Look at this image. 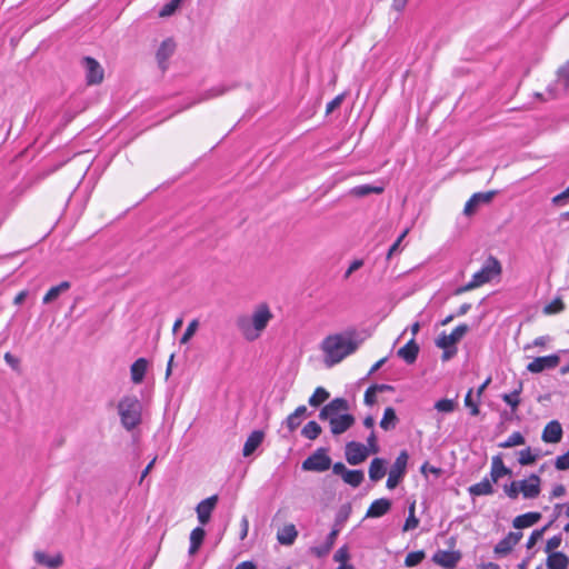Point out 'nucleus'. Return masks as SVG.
Wrapping results in <instances>:
<instances>
[{"mask_svg": "<svg viewBox=\"0 0 569 569\" xmlns=\"http://www.w3.org/2000/svg\"><path fill=\"white\" fill-rule=\"evenodd\" d=\"M363 341L365 337H361L357 330H347L328 336L321 343L325 363L332 367L341 362L345 358L355 353Z\"/></svg>", "mask_w": 569, "mask_h": 569, "instance_id": "f257e3e1", "label": "nucleus"}, {"mask_svg": "<svg viewBox=\"0 0 569 569\" xmlns=\"http://www.w3.org/2000/svg\"><path fill=\"white\" fill-rule=\"evenodd\" d=\"M268 305H258L250 315H241L236 319V327L247 341H254L264 331L272 319Z\"/></svg>", "mask_w": 569, "mask_h": 569, "instance_id": "f03ea898", "label": "nucleus"}, {"mask_svg": "<svg viewBox=\"0 0 569 569\" xmlns=\"http://www.w3.org/2000/svg\"><path fill=\"white\" fill-rule=\"evenodd\" d=\"M349 403L343 398H335L319 412L320 420H327L332 435L346 432L353 423L355 417L348 413Z\"/></svg>", "mask_w": 569, "mask_h": 569, "instance_id": "7ed1b4c3", "label": "nucleus"}, {"mask_svg": "<svg viewBox=\"0 0 569 569\" xmlns=\"http://www.w3.org/2000/svg\"><path fill=\"white\" fill-rule=\"evenodd\" d=\"M122 427L131 431L142 421V403L133 395L123 396L117 405Z\"/></svg>", "mask_w": 569, "mask_h": 569, "instance_id": "20e7f679", "label": "nucleus"}, {"mask_svg": "<svg viewBox=\"0 0 569 569\" xmlns=\"http://www.w3.org/2000/svg\"><path fill=\"white\" fill-rule=\"evenodd\" d=\"M505 495L516 500L519 496L523 499H536L541 492V478L536 473L522 480H512L510 483L503 486Z\"/></svg>", "mask_w": 569, "mask_h": 569, "instance_id": "39448f33", "label": "nucleus"}, {"mask_svg": "<svg viewBox=\"0 0 569 569\" xmlns=\"http://www.w3.org/2000/svg\"><path fill=\"white\" fill-rule=\"evenodd\" d=\"M501 273V264L497 258L490 256L481 269L473 273L471 280L456 290V295H460L466 291H470L482 284L491 281L495 277H498Z\"/></svg>", "mask_w": 569, "mask_h": 569, "instance_id": "423d86ee", "label": "nucleus"}, {"mask_svg": "<svg viewBox=\"0 0 569 569\" xmlns=\"http://www.w3.org/2000/svg\"><path fill=\"white\" fill-rule=\"evenodd\" d=\"M330 466L331 459L327 455V450L325 448H319L302 462L301 468L305 471L323 472L328 470Z\"/></svg>", "mask_w": 569, "mask_h": 569, "instance_id": "0eeeda50", "label": "nucleus"}, {"mask_svg": "<svg viewBox=\"0 0 569 569\" xmlns=\"http://www.w3.org/2000/svg\"><path fill=\"white\" fill-rule=\"evenodd\" d=\"M409 456L407 451H401L399 456L396 458L393 465L391 466L388 479H387V488L395 489L402 478L406 475L407 465H408Z\"/></svg>", "mask_w": 569, "mask_h": 569, "instance_id": "6e6552de", "label": "nucleus"}, {"mask_svg": "<svg viewBox=\"0 0 569 569\" xmlns=\"http://www.w3.org/2000/svg\"><path fill=\"white\" fill-rule=\"evenodd\" d=\"M468 330L469 327L467 325H459L450 335L441 333L436 340V346L440 349L456 348V345L463 338Z\"/></svg>", "mask_w": 569, "mask_h": 569, "instance_id": "1a4fd4ad", "label": "nucleus"}, {"mask_svg": "<svg viewBox=\"0 0 569 569\" xmlns=\"http://www.w3.org/2000/svg\"><path fill=\"white\" fill-rule=\"evenodd\" d=\"M369 455V448L360 442L350 441L346 445V459L352 466L363 462Z\"/></svg>", "mask_w": 569, "mask_h": 569, "instance_id": "9d476101", "label": "nucleus"}, {"mask_svg": "<svg viewBox=\"0 0 569 569\" xmlns=\"http://www.w3.org/2000/svg\"><path fill=\"white\" fill-rule=\"evenodd\" d=\"M83 68L86 70V79L88 84H99L102 82L104 71L96 59L86 57L83 59Z\"/></svg>", "mask_w": 569, "mask_h": 569, "instance_id": "9b49d317", "label": "nucleus"}, {"mask_svg": "<svg viewBox=\"0 0 569 569\" xmlns=\"http://www.w3.org/2000/svg\"><path fill=\"white\" fill-rule=\"evenodd\" d=\"M559 360L557 355L538 357L528 363L527 370L532 373H539L546 369H553L559 365Z\"/></svg>", "mask_w": 569, "mask_h": 569, "instance_id": "f8f14e48", "label": "nucleus"}, {"mask_svg": "<svg viewBox=\"0 0 569 569\" xmlns=\"http://www.w3.org/2000/svg\"><path fill=\"white\" fill-rule=\"evenodd\" d=\"M496 191L477 192L466 202L463 213L473 214L480 204L489 203L493 199Z\"/></svg>", "mask_w": 569, "mask_h": 569, "instance_id": "ddd939ff", "label": "nucleus"}, {"mask_svg": "<svg viewBox=\"0 0 569 569\" xmlns=\"http://www.w3.org/2000/svg\"><path fill=\"white\" fill-rule=\"evenodd\" d=\"M218 502V496L213 495L207 499L200 501L196 508L198 520L201 525L209 522L211 513L214 510Z\"/></svg>", "mask_w": 569, "mask_h": 569, "instance_id": "4468645a", "label": "nucleus"}, {"mask_svg": "<svg viewBox=\"0 0 569 569\" xmlns=\"http://www.w3.org/2000/svg\"><path fill=\"white\" fill-rule=\"evenodd\" d=\"M460 558L458 551L438 550L432 556V561L442 568L452 569L458 565Z\"/></svg>", "mask_w": 569, "mask_h": 569, "instance_id": "2eb2a0df", "label": "nucleus"}, {"mask_svg": "<svg viewBox=\"0 0 569 569\" xmlns=\"http://www.w3.org/2000/svg\"><path fill=\"white\" fill-rule=\"evenodd\" d=\"M512 471L505 466L501 453L491 458L490 480L498 482L505 476H511Z\"/></svg>", "mask_w": 569, "mask_h": 569, "instance_id": "dca6fc26", "label": "nucleus"}, {"mask_svg": "<svg viewBox=\"0 0 569 569\" xmlns=\"http://www.w3.org/2000/svg\"><path fill=\"white\" fill-rule=\"evenodd\" d=\"M562 427L559 421L551 420L542 431L541 439L547 443H558L562 439Z\"/></svg>", "mask_w": 569, "mask_h": 569, "instance_id": "f3484780", "label": "nucleus"}, {"mask_svg": "<svg viewBox=\"0 0 569 569\" xmlns=\"http://www.w3.org/2000/svg\"><path fill=\"white\" fill-rule=\"evenodd\" d=\"M522 538L521 532H509L502 540H500L495 547V553L498 556L508 555L512 548L520 541Z\"/></svg>", "mask_w": 569, "mask_h": 569, "instance_id": "a211bd4d", "label": "nucleus"}, {"mask_svg": "<svg viewBox=\"0 0 569 569\" xmlns=\"http://www.w3.org/2000/svg\"><path fill=\"white\" fill-rule=\"evenodd\" d=\"M176 50V43L172 39H166L161 42L157 50V60L159 67L164 70L167 68L168 59L173 54Z\"/></svg>", "mask_w": 569, "mask_h": 569, "instance_id": "6ab92c4d", "label": "nucleus"}, {"mask_svg": "<svg viewBox=\"0 0 569 569\" xmlns=\"http://www.w3.org/2000/svg\"><path fill=\"white\" fill-rule=\"evenodd\" d=\"M149 368V361L146 358H139L137 359L131 366H130V377L131 381L134 385H139L143 381L144 376Z\"/></svg>", "mask_w": 569, "mask_h": 569, "instance_id": "aec40b11", "label": "nucleus"}, {"mask_svg": "<svg viewBox=\"0 0 569 569\" xmlns=\"http://www.w3.org/2000/svg\"><path fill=\"white\" fill-rule=\"evenodd\" d=\"M391 508V501L387 498H380L369 506L366 518H379L386 515Z\"/></svg>", "mask_w": 569, "mask_h": 569, "instance_id": "412c9836", "label": "nucleus"}, {"mask_svg": "<svg viewBox=\"0 0 569 569\" xmlns=\"http://www.w3.org/2000/svg\"><path fill=\"white\" fill-rule=\"evenodd\" d=\"M398 357L403 359L407 363H413L419 353V346L415 338H411L403 347L398 350Z\"/></svg>", "mask_w": 569, "mask_h": 569, "instance_id": "4be33fe9", "label": "nucleus"}, {"mask_svg": "<svg viewBox=\"0 0 569 569\" xmlns=\"http://www.w3.org/2000/svg\"><path fill=\"white\" fill-rule=\"evenodd\" d=\"M34 560L37 563L42 565L49 569H57L62 565V556L57 553L54 556L47 555L43 551L34 552Z\"/></svg>", "mask_w": 569, "mask_h": 569, "instance_id": "5701e85b", "label": "nucleus"}, {"mask_svg": "<svg viewBox=\"0 0 569 569\" xmlns=\"http://www.w3.org/2000/svg\"><path fill=\"white\" fill-rule=\"evenodd\" d=\"M264 433L262 431H252L243 445L242 455L244 457L251 456L254 452V450L262 443Z\"/></svg>", "mask_w": 569, "mask_h": 569, "instance_id": "b1692460", "label": "nucleus"}, {"mask_svg": "<svg viewBox=\"0 0 569 569\" xmlns=\"http://www.w3.org/2000/svg\"><path fill=\"white\" fill-rule=\"evenodd\" d=\"M542 457L540 449H532L530 447L518 451V462L520 466L533 465L538 459Z\"/></svg>", "mask_w": 569, "mask_h": 569, "instance_id": "393cba45", "label": "nucleus"}, {"mask_svg": "<svg viewBox=\"0 0 569 569\" xmlns=\"http://www.w3.org/2000/svg\"><path fill=\"white\" fill-rule=\"evenodd\" d=\"M297 537H298V531H297L295 525H292V523L286 525L277 533V539H278L279 543L284 545V546L292 545Z\"/></svg>", "mask_w": 569, "mask_h": 569, "instance_id": "a878e982", "label": "nucleus"}, {"mask_svg": "<svg viewBox=\"0 0 569 569\" xmlns=\"http://www.w3.org/2000/svg\"><path fill=\"white\" fill-rule=\"evenodd\" d=\"M568 566L569 558L563 552H551L547 558L548 569H567Z\"/></svg>", "mask_w": 569, "mask_h": 569, "instance_id": "bb28decb", "label": "nucleus"}, {"mask_svg": "<svg viewBox=\"0 0 569 569\" xmlns=\"http://www.w3.org/2000/svg\"><path fill=\"white\" fill-rule=\"evenodd\" d=\"M306 413L307 407L299 406L291 415L288 416V418L286 419V426L290 432L295 431L301 425V421Z\"/></svg>", "mask_w": 569, "mask_h": 569, "instance_id": "cd10ccee", "label": "nucleus"}, {"mask_svg": "<svg viewBox=\"0 0 569 569\" xmlns=\"http://www.w3.org/2000/svg\"><path fill=\"white\" fill-rule=\"evenodd\" d=\"M540 513L538 512H527L520 515L513 519V527L517 529H523L533 526L540 519Z\"/></svg>", "mask_w": 569, "mask_h": 569, "instance_id": "c85d7f7f", "label": "nucleus"}, {"mask_svg": "<svg viewBox=\"0 0 569 569\" xmlns=\"http://www.w3.org/2000/svg\"><path fill=\"white\" fill-rule=\"evenodd\" d=\"M471 496H489L493 493L492 481L488 478L482 479L480 482L475 483L468 489Z\"/></svg>", "mask_w": 569, "mask_h": 569, "instance_id": "c756f323", "label": "nucleus"}, {"mask_svg": "<svg viewBox=\"0 0 569 569\" xmlns=\"http://www.w3.org/2000/svg\"><path fill=\"white\" fill-rule=\"evenodd\" d=\"M386 475L385 460L381 458H375L369 467V478L372 481L382 479Z\"/></svg>", "mask_w": 569, "mask_h": 569, "instance_id": "7c9ffc66", "label": "nucleus"}, {"mask_svg": "<svg viewBox=\"0 0 569 569\" xmlns=\"http://www.w3.org/2000/svg\"><path fill=\"white\" fill-rule=\"evenodd\" d=\"M206 532L201 527L194 528L190 533L189 555L193 556L203 542Z\"/></svg>", "mask_w": 569, "mask_h": 569, "instance_id": "2f4dec72", "label": "nucleus"}, {"mask_svg": "<svg viewBox=\"0 0 569 569\" xmlns=\"http://www.w3.org/2000/svg\"><path fill=\"white\" fill-rule=\"evenodd\" d=\"M69 289H70V282L62 281L58 286H54L48 290V292L43 296L42 302L44 305H48V303L57 300L62 292H66Z\"/></svg>", "mask_w": 569, "mask_h": 569, "instance_id": "473e14b6", "label": "nucleus"}, {"mask_svg": "<svg viewBox=\"0 0 569 569\" xmlns=\"http://www.w3.org/2000/svg\"><path fill=\"white\" fill-rule=\"evenodd\" d=\"M398 422V418L393 408L388 407L383 411L382 419L380 420V427L388 431L395 429Z\"/></svg>", "mask_w": 569, "mask_h": 569, "instance_id": "72a5a7b5", "label": "nucleus"}, {"mask_svg": "<svg viewBox=\"0 0 569 569\" xmlns=\"http://www.w3.org/2000/svg\"><path fill=\"white\" fill-rule=\"evenodd\" d=\"M383 190V186L360 184L352 188L350 192L356 197H366L370 193L380 194Z\"/></svg>", "mask_w": 569, "mask_h": 569, "instance_id": "f704fd0d", "label": "nucleus"}, {"mask_svg": "<svg viewBox=\"0 0 569 569\" xmlns=\"http://www.w3.org/2000/svg\"><path fill=\"white\" fill-rule=\"evenodd\" d=\"M525 442H526V439H525L523 435L519 431H515L505 441L500 442L498 445V447L502 448V449H507V448H512V447H517V446H522V445H525Z\"/></svg>", "mask_w": 569, "mask_h": 569, "instance_id": "c9c22d12", "label": "nucleus"}, {"mask_svg": "<svg viewBox=\"0 0 569 569\" xmlns=\"http://www.w3.org/2000/svg\"><path fill=\"white\" fill-rule=\"evenodd\" d=\"M330 397V393L322 387L316 388L315 392L309 398L308 402L311 407H319Z\"/></svg>", "mask_w": 569, "mask_h": 569, "instance_id": "e433bc0d", "label": "nucleus"}, {"mask_svg": "<svg viewBox=\"0 0 569 569\" xmlns=\"http://www.w3.org/2000/svg\"><path fill=\"white\" fill-rule=\"evenodd\" d=\"M363 472L361 470H348L343 475V481L351 487H359L363 481Z\"/></svg>", "mask_w": 569, "mask_h": 569, "instance_id": "4c0bfd02", "label": "nucleus"}, {"mask_svg": "<svg viewBox=\"0 0 569 569\" xmlns=\"http://www.w3.org/2000/svg\"><path fill=\"white\" fill-rule=\"evenodd\" d=\"M321 433V427L316 421H309L301 430V435L309 439L315 440L317 439Z\"/></svg>", "mask_w": 569, "mask_h": 569, "instance_id": "58836bf2", "label": "nucleus"}, {"mask_svg": "<svg viewBox=\"0 0 569 569\" xmlns=\"http://www.w3.org/2000/svg\"><path fill=\"white\" fill-rule=\"evenodd\" d=\"M350 513H351V506L349 503L341 506V508L339 509V511L337 513L336 521H335L333 526L342 529V527H343L345 522L348 520Z\"/></svg>", "mask_w": 569, "mask_h": 569, "instance_id": "ea45409f", "label": "nucleus"}, {"mask_svg": "<svg viewBox=\"0 0 569 569\" xmlns=\"http://www.w3.org/2000/svg\"><path fill=\"white\" fill-rule=\"evenodd\" d=\"M199 320L198 319H193L189 322L186 331L183 332V335L181 336L180 338V343L181 345H186L187 342L190 341V339L194 336V333L197 332L198 328H199Z\"/></svg>", "mask_w": 569, "mask_h": 569, "instance_id": "a19ab883", "label": "nucleus"}, {"mask_svg": "<svg viewBox=\"0 0 569 569\" xmlns=\"http://www.w3.org/2000/svg\"><path fill=\"white\" fill-rule=\"evenodd\" d=\"M183 0H170L159 11V16L162 18L172 16L180 7Z\"/></svg>", "mask_w": 569, "mask_h": 569, "instance_id": "79ce46f5", "label": "nucleus"}, {"mask_svg": "<svg viewBox=\"0 0 569 569\" xmlns=\"http://www.w3.org/2000/svg\"><path fill=\"white\" fill-rule=\"evenodd\" d=\"M415 510H416V505H415V502H412L409 507V515H408V518L403 526L405 531L416 529L419 525V520L415 516Z\"/></svg>", "mask_w": 569, "mask_h": 569, "instance_id": "37998d69", "label": "nucleus"}, {"mask_svg": "<svg viewBox=\"0 0 569 569\" xmlns=\"http://www.w3.org/2000/svg\"><path fill=\"white\" fill-rule=\"evenodd\" d=\"M349 558L350 555L347 546L340 547L333 555V560L336 562H339L340 566H351L350 563H348Z\"/></svg>", "mask_w": 569, "mask_h": 569, "instance_id": "c03bdc74", "label": "nucleus"}, {"mask_svg": "<svg viewBox=\"0 0 569 569\" xmlns=\"http://www.w3.org/2000/svg\"><path fill=\"white\" fill-rule=\"evenodd\" d=\"M435 408L439 412L449 413L456 409V401L452 399H441L435 403Z\"/></svg>", "mask_w": 569, "mask_h": 569, "instance_id": "a18cd8bd", "label": "nucleus"}, {"mask_svg": "<svg viewBox=\"0 0 569 569\" xmlns=\"http://www.w3.org/2000/svg\"><path fill=\"white\" fill-rule=\"evenodd\" d=\"M425 556H426L425 552L421 550L409 552L406 556L405 565L407 567H415V566L419 565L425 559Z\"/></svg>", "mask_w": 569, "mask_h": 569, "instance_id": "49530a36", "label": "nucleus"}, {"mask_svg": "<svg viewBox=\"0 0 569 569\" xmlns=\"http://www.w3.org/2000/svg\"><path fill=\"white\" fill-rule=\"evenodd\" d=\"M519 393H520V390H515L513 392L511 393H505L502 395V400L511 407L512 411H515L519 403H520V398H519Z\"/></svg>", "mask_w": 569, "mask_h": 569, "instance_id": "de8ad7c7", "label": "nucleus"}, {"mask_svg": "<svg viewBox=\"0 0 569 569\" xmlns=\"http://www.w3.org/2000/svg\"><path fill=\"white\" fill-rule=\"evenodd\" d=\"M465 405L470 409L471 416H478L479 415V407L478 405L472 400V389H470L465 398Z\"/></svg>", "mask_w": 569, "mask_h": 569, "instance_id": "09e8293b", "label": "nucleus"}, {"mask_svg": "<svg viewBox=\"0 0 569 569\" xmlns=\"http://www.w3.org/2000/svg\"><path fill=\"white\" fill-rule=\"evenodd\" d=\"M555 467L558 470L569 469V450L566 453L557 457V459L555 461Z\"/></svg>", "mask_w": 569, "mask_h": 569, "instance_id": "8fccbe9b", "label": "nucleus"}, {"mask_svg": "<svg viewBox=\"0 0 569 569\" xmlns=\"http://www.w3.org/2000/svg\"><path fill=\"white\" fill-rule=\"evenodd\" d=\"M558 81L566 88L569 86V63L559 69Z\"/></svg>", "mask_w": 569, "mask_h": 569, "instance_id": "3c124183", "label": "nucleus"}, {"mask_svg": "<svg viewBox=\"0 0 569 569\" xmlns=\"http://www.w3.org/2000/svg\"><path fill=\"white\" fill-rule=\"evenodd\" d=\"M561 545V537L560 536H553L550 539H548L546 545V551L549 552H556L555 550L559 548Z\"/></svg>", "mask_w": 569, "mask_h": 569, "instance_id": "603ef678", "label": "nucleus"}, {"mask_svg": "<svg viewBox=\"0 0 569 569\" xmlns=\"http://www.w3.org/2000/svg\"><path fill=\"white\" fill-rule=\"evenodd\" d=\"M376 396H377V392H376L375 388H373L372 386H370V387L366 390V392H365V398H363L365 403H366L367 406H372V405H375V403H376V401H377V397H376Z\"/></svg>", "mask_w": 569, "mask_h": 569, "instance_id": "864d4df0", "label": "nucleus"}, {"mask_svg": "<svg viewBox=\"0 0 569 569\" xmlns=\"http://www.w3.org/2000/svg\"><path fill=\"white\" fill-rule=\"evenodd\" d=\"M563 309V303L560 299H556L545 308L546 313H556Z\"/></svg>", "mask_w": 569, "mask_h": 569, "instance_id": "5fc2aeb1", "label": "nucleus"}, {"mask_svg": "<svg viewBox=\"0 0 569 569\" xmlns=\"http://www.w3.org/2000/svg\"><path fill=\"white\" fill-rule=\"evenodd\" d=\"M343 100V94H339L336 98H333L330 102H328L326 107V112L331 113L333 110L340 107Z\"/></svg>", "mask_w": 569, "mask_h": 569, "instance_id": "6e6d98bb", "label": "nucleus"}, {"mask_svg": "<svg viewBox=\"0 0 569 569\" xmlns=\"http://www.w3.org/2000/svg\"><path fill=\"white\" fill-rule=\"evenodd\" d=\"M408 233V229H406L399 237L398 239L396 240V242L390 247L389 251H388V254H387V258H391L392 254L398 250L401 241L406 238Z\"/></svg>", "mask_w": 569, "mask_h": 569, "instance_id": "4d7b16f0", "label": "nucleus"}, {"mask_svg": "<svg viewBox=\"0 0 569 569\" xmlns=\"http://www.w3.org/2000/svg\"><path fill=\"white\" fill-rule=\"evenodd\" d=\"M3 358H4V361L7 362V365H9L12 369H14V370L19 369L20 361L16 356H13L10 352H6Z\"/></svg>", "mask_w": 569, "mask_h": 569, "instance_id": "13d9d810", "label": "nucleus"}, {"mask_svg": "<svg viewBox=\"0 0 569 569\" xmlns=\"http://www.w3.org/2000/svg\"><path fill=\"white\" fill-rule=\"evenodd\" d=\"M330 550L331 547H329L328 543L326 542L312 548V552L318 557H323L328 555Z\"/></svg>", "mask_w": 569, "mask_h": 569, "instance_id": "bf43d9fd", "label": "nucleus"}, {"mask_svg": "<svg viewBox=\"0 0 569 569\" xmlns=\"http://www.w3.org/2000/svg\"><path fill=\"white\" fill-rule=\"evenodd\" d=\"M362 266H363V260H361V259L353 260L350 263L349 268L347 269V271L345 273V278H349L356 270L360 269Z\"/></svg>", "mask_w": 569, "mask_h": 569, "instance_id": "052dcab7", "label": "nucleus"}, {"mask_svg": "<svg viewBox=\"0 0 569 569\" xmlns=\"http://www.w3.org/2000/svg\"><path fill=\"white\" fill-rule=\"evenodd\" d=\"M542 537V530H533L527 541V548L531 549L535 547L537 541Z\"/></svg>", "mask_w": 569, "mask_h": 569, "instance_id": "680f3d73", "label": "nucleus"}, {"mask_svg": "<svg viewBox=\"0 0 569 569\" xmlns=\"http://www.w3.org/2000/svg\"><path fill=\"white\" fill-rule=\"evenodd\" d=\"M340 528L338 527H335L332 528L331 532L328 535V537L326 538V543H328L329 547H333L335 542H336V539L340 532Z\"/></svg>", "mask_w": 569, "mask_h": 569, "instance_id": "e2e57ef3", "label": "nucleus"}, {"mask_svg": "<svg viewBox=\"0 0 569 569\" xmlns=\"http://www.w3.org/2000/svg\"><path fill=\"white\" fill-rule=\"evenodd\" d=\"M367 441H368V448L370 450V453H377L379 451V448L377 446L376 435L373 431H371Z\"/></svg>", "mask_w": 569, "mask_h": 569, "instance_id": "0e129e2a", "label": "nucleus"}, {"mask_svg": "<svg viewBox=\"0 0 569 569\" xmlns=\"http://www.w3.org/2000/svg\"><path fill=\"white\" fill-rule=\"evenodd\" d=\"M240 526H241L240 539L243 540L248 536V531H249V520L247 517L241 518Z\"/></svg>", "mask_w": 569, "mask_h": 569, "instance_id": "69168bd1", "label": "nucleus"}, {"mask_svg": "<svg viewBox=\"0 0 569 569\" xmlns=\"http://www.w3.org/2000/svg\"><path fill=\"white\" fill-rule=\"evenodd\" d=\"M227 91V88L222 87V86H219V87H214L212 89L209 90L206 99H209V98H213V97H218V96H221L223 94L224 92Z\"/></svg>", "mask_w": 569, "mask_h": 569, "instance_id": "338daca9", "label": "nucleus"}, {"mask_svg": "<svg viewBox=\"0 0 569 569\" xmlns=\"http://www.w3.org/2000/svg\"><path fill=\"white\" fill-rule=\"evenodd\" d=\"M408 3V0H392L391 8L397 12H402Z\"/></svg>", "mask_w": 569, "mask_h": 569, "instance_id": "774afa93", "label": "nucleus"}]
</instances>
